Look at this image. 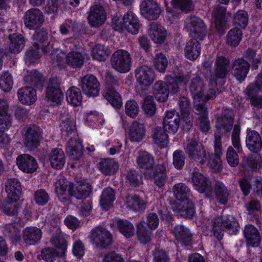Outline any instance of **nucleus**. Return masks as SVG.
Masks as SVG:
<instances>
[{"label":"nucleus","mask_w":262,"mask_h":262,"mask_svg":"<svg viewBox=\"0 0 262 262\" xmlns=\"http://www.w3.org/2000/svg\"><path fill=\"white\" fill-rule=\"evenodd\" d=\"M45 21L43 13L37 8H31L27 10L24 17L25 26L31 30L37 29Z\"/></svg>","instance_id":"nucleus-11"},{"label":"nucleus","mask_w":262,"mask_h":262,"mask_svg":"<svg viewBox=\"0 0 262 262\" xmlns=\"http://www.w3.org/2000/svg\"><path fill=\"white\" fill-rule=\"evenodd\" d=\"M92 243L101 249L108 248L113 242L112 235L109 231L102 227H97L91 231L90 236Z\"/></svg>","instance_id":"nucleus-8"},{"label":"nucleus","mask_w":262,"mask_h":262,"mask_svg":"<svg viewBox=\"0 0 262 262\" xmlns=\"http://www.w3.org/2000/svg\"><path fill=\"white\" fill-rule=\"evenodd\" d=\"M11 200L8 199V200L3 202L1 208V210L7 215L13 217L14 222H16L17 220V210L14 202Z\"/></svg>","instance_id":"nucleus-55"},{"label":"nucleus","mask_w":262,"mask_h":262,"mask_svg":"<svg viewBox=\"0 0 262 262\" xmlns=\"http://www.w3.org/2000/svg\"><path fill=\"white\" fill-rule=\"evenodd\" d=\"M172 208L180 215L185 218L191 219L195 213L194 205L190 201H188L182 206L180 204H174Z\"/></svg>","instance_id":"nucleus-40"},{"label":"nucleus","mask_w":262,"mask_h":262,"mask_svg":"<svg viewBox=\"0 0 262 262\" xmlns=\"http://www.w3.org/2000/svg\"><path fill=\"white\" fill-rule=\"evenodd\" d=\"M55 191L61 201H68L74 196V186L72 183L66 179H59L55 183Z\"/></svg>","instance_id":"nucleus-14"},{"label":"nucleus","mask_w":262,"mask_h":262,"mask_svg":"<svg viewBox=\"0 0 262 262\" xmlns=\"http://www.w3.org/2000/svg\"><path fill=\"white\" fill-rule=\"evenodd\" d=\"M60 127L62 133L67 136L75 133L76 130V123L71 118H67L62 120Z\"/></svg>","instance_id":"nucleus-61"},{"label":"nucleus","mask_w":262,"mask_h":262,"mask_svg":"<svg viewBox=\"0 0 262 262\" xmlns=\"http://www.w3.org/2000/svg\"><path fill=\"white\" fill-rule=\"evenodd\" d=\"M233 74L239 81H243L249 71L250 63L244 58L235 59L232 63Z\"/></svg>","instance_id":"nucleus-22"},{"label":"nucleus","mask_w":262,"mask_h":262,"mask_svg":"<svg viewBox=\"0 0 262 262\" xmlns=\"http://www.w3.org/2000/svg\"><path fill=\"white\" fill-rule=\"evenodd\" d=\"M249 20L247 12L243 10H238L234 15L233 23L236 26L241 28H245Z\"/></svg>","instance_id":"nucleus-56"},{"label":"nucleus","mask_w":262,"mask_h":262,"mask_svg":"<svg viewBox=\"0 0 262 262\" xmlns=\"http://www.w3.org/2000/svg\"><path fill=\"white\" fill-rule=\"evenodd\" d=\"M19 100L23 104L30 105L36 100V91L32 86H25L17 92Z\"/></svg>","instance_id":"nucleus-30"},{"label":"nucleus","mask_w":262,"mask_h":262,"mask_svg":"<svg viewBox=\"0 0 262 262\" xmlns=\"http://www.w3.org/2000/svg\"><path fill=\"white\" fill-rule=\"evenodd\" d=\"M142 107L147 116L151 117L155 114L156 106L152 96H147L144 98Z\"/></svg>","instance_id":"nucleus-60"},{"label":"nucleus","mask_w":262,"mask_h":262,"mask_svg":"<svg viewBox=\"0 0 262 262\" xmlns=\"http://www.w3.org/2000/svg\"><path fill=\"white\" fill-rule=\"evenodd\" d=\"M173 233L178 244L187 246L191 244L192 234L190 230L182 225H179L174 227Z\"/></svg>","instance_id":"nucleus-19"},{"label":"nucleus","mask_w":262,"mask_h":262,"mask_svg":"<svg viewBox=\"0 0 262 262\" xmlns=\"http://www.w3.org/2000/svg\"><path fill=\"white\" fill-rule=\"evenodd\" d=\"M201 52V45L196 38H193L188 41L184 49V54L186 57L189 60H195L200 55Z\"/></svg>","instance_id":"nucleus-31"},{"label":"nucleus","mask_w":262,"mask_h":262,"mask_svg":"<svg viewBox=\"0 0 262 262\" xmlns=\"http://www.w3.org/2000/svg\"><path fill=\"white\" fill-rule=\"evenodd\" d=\"M8 38L10 40L9 51L11 53H18L24 48L25 39L21 34H10L8 35Z\"/></svg>","instance_id":"nucleus-36"},{"label":"nucleus","mask_w":262,"mask_h":262,"mask_svg":"<svg viewBox=\"0 0 262 262\" xmlns=\"http://www.w3.org/2000/svg\"><path fill=\"white\" fill-rule=\"evenodd\" d=\"M110 54L108 48L101 44L97 45L93 48L92 56L93 58L98 61H105Z\"/></svg>","instance_id":"nucleus-49"},{"label":"nucleus","mask_w":262,"mask_h":262,"mask_svg":"<svg viewBox=\"0 0 262 262\" xmlns=\"http://www.w3.org/2000/svg\"><path fill=\"white\" fill-rule=\"evenodd\" d=\"M66 62L73 68H80L83 64L84 57L80 52L72 51L66 56Z\"/></svg>","instance_id":"nucleus-50"},{"label":"nucleus","mask_w":262,"mask_h":262,"mask_svg":"<svg viewBox=\"0 0 262 262\" xmlns=\"http://www.w3.org/2000/svg\"><path fill=\"white\" fill-rule=\"evenodd\" d=\"M92 191L91 184L84 182H81L74 189V196L77 199L86 198Z\"/></svg>","instance_id":"nucleus-51"},{"label":"nucleus","mask_w":262,"mask_h":262,"mask_svg":"<svg viewBox=\"0 0 262 262\" xmlns=\"http://www.w3.org/2000/svg\"><path fill=\"white\" fill-rule=\"evenodd\" d=\"M234 114L232 109H224L216 119V127L221 133L229 132L232 128Z\"/></svg>","instance_id":"nucleus-13"},{"label":"nucleus","mask_w":262,"mask_h":262,"mask_svg":"<svg viewBox=\"0 0 262 262\" xmlns=\"http://www.w3.org/2000/svg\"><path fill=\"white\" fill-rule=\"evenodd\" d=\"M23 143L25 147L30 151L34 150L40 144L42 131L36 125L26 126L22 132Z\"/></svg>","instance_id":"nucleus-3"},{"label":"nucleus","mask_w":262,"mask_h":262,"mask_svg":"<svg viewBox=\"0 0 262 262\" xmlns=\"http://www.w3.org/2000/svg\"><path fill=\"white\" fill-rule=\"evenodd\" d=\"M5 191L8 198L13 201H17L21 195V187L20 182L16 178L8 179L5 184Z\"/></svg>","instance_id":"nucleus-21"},{"label":"nucleus","mask_w":262,"mask_h":262,"mask_svg":"<svg viewBox=\"0 0 262 262\" xmlns=\"http://www.w3.org/2000/svg\"><path fill=\"white\" fill-rule=\"evenodd\" d=\"M66 151L71 159L79 160L83 155L81 142L76 138H71L68 142Z\"/></svg>","instance_id":"nucleus-26"},{"label":"nucleus","mask_w":262,"mask_h":262,"mask_svg":"<svg viewBox=\"0 0 262 262\" xmlns=\"http://www.w3.org/2000/svg\"><path fill=\"white\" fill-rule=\"evenodd\" d=\"M137 163L140 168L146 170L152 169L155 164L154 157L146 151H142L139 153Z\"/></svg>","instance_id":"nucleus-35"},{"label":"nucleus","mask_w":262,"mask_h":262,"mask_svg":"<svg viewBox=\"0 0 262 262\" xmlns=\"http://www.w3.org/2000/svg\"><path fill=\"white\" fill-rule=\"evenodd\" d=\"M243 33L241 30L237 27L231 29L226 36V43L232 47H237L242 40Z\"/></svg>","instance_id":"nucleus-45"},{"label":"nucleus","mask_w":262,"mask_h":262,"mask_svg":"<svg viewBox=\"0 0 262 262\" xmlns=\"http://www.w3.org/2000/svg\"><path fill=\"white\" fill-rule=\"evenodd\" d=\"M66 97L68 102L73 106L81 104L82 95L80 89L77 87H71L67 92Z\"/></svg>","instance_id":"nucleus-47"},{"label":"nucleus","mask_w":262,"mask_h":262,"mask_svg":"<svg viewBox=\"0 0 262 262\" xmlns=\"http://www.w3.org/2000/svg\"><path fill=\"white\" fill-rule=\"evenodd\" d=\"M177 79L179 83L186 84L189 80H190L189 89L193 98L195 97H203L205 85L203 80L199 76L191 73H187L185 75L179 73L178 74Z\"/></svg>","instance_id":"nucleus-5"},{"label":"nucleus","mask_w":262,"mask_h":262,"mask_svg":"<svg viewBox=\"0 0 262 262\" xmlns=\"http://www.w3.org/2000/svg\"><path fill=\"white\" fill-rule=\"evenodd\" d=\"M166 168L163 165H158L154 172V179L155 184L159 187L164 186L167 180L165 173Z\"/></svg>","instance_id":"nucleus-52"},{"label":"nucleus","mask_w":262,"mask_h":262,"mask_svg":"<svg viewBox=\"0 0 262 262\" xmlns=\"http://www.w3.org/2000/svg\"><path fill=\"white\" fill-rule=\"evenodd\" d=\"M140 11L147 19H157L161 13V9L157 3L153 0H145L140 4Z\"/></svg>","instance_id":"nucleus-15"},{"label":"nucleus","mask_w":262,"mask_h":262,"mask_svg":"<svg viewBox=\"0 0 262 262\" xmlns=\"http://www.w3.org/2000/svg\"><path fill=\"white\" fill-rule=\"evenodd\" d=\"M38 43H34L26 53L25 61L26 63H31L36 62L40 58Z\"/></svg>","instance_id":"nucleus-58"},{"label":"nucleus","mask_w":262,"mask_h":262,"mask_svg":"<svg viewBox=\"0 0 262 262\" xmlns=\"http://www.w3.org/2000/svg\"><path fill=\"white\" fill-rule=\"evenodd\" d=\"M192 182L195 189L201 193H210L213 187L209 180L199 172H193L191 177Z\"/></svg>","instance_id":"nucleus-18"},{"label":"nucleus","mask_w":262,"mask_h":262,"mask_svg":"<svg viewBox=\"0 0 262 262\" xmlns=\"http://www.w3.org/2000/svg\"><path fill=\"white\" fill-rule=\"evenodd\" d=\"M194 113L199 116V118L208 116V109L206 106V101L202 97H195L193 102Z\"/></svg>","instance_id":"nucleus-54"},{"label":"nucleus","mask_w":262,"mask_h":262,"mask_svg":"<svg viewBox=\"0 0 262 262\" xmlns=\"http://www.w3.org/2000/svg\"><path fill=\"white\" fill-rule=\"evenodd\" d=\"M166 35V30L161 25L155 23L150 25L149 36L155 43H162L165 41Z\"/></svg>","instance_id":"nucleus-28"},{"label":"nucleus","mask_w":262,"mask_h":262,"mask_svg":"<svg viewBox=\"0 0 262 262\" xmlns=\"http://www.w3.org/2000/svg\"><path fill=\"white\" fill-rule=\"evenodd\" d=\"M180 123L179 113L175 110L168 111L163 120V127L168 132L175 133L177 132Z\"/></svg>","instance_id":"nucleus-20"},{"label":"nucleus","mask_w":262,"mask_h":262,"mask_svg":"<svg viewBox=\"0 0 262 262\" xmlns=\"http://www.w3.org/2000/svg\"><path fill=\"white\" fill-rule=\"evenodd\" d=\"M132 59L129 53L125 50L116 51L112 55V67L120 73H126L130 69Z\"/></svg>","instance_id":"nucleus-7"},{"label":"nucleus","mask_w":262,"mask_h":262,"mask_svg":"<svg viewBox=\"0 0 262 262\" xmlns=\"http://www.w3.org/2000/svg\"><path fill=\"white\" fill-rule=\"evenodd\" d=\"M115 223L120 233L126 237H131L134 234V227L130 222L119 219L115 221Z\"/></svg>","instance_id":"nucleus-44"},{"label":"nucleus","mask_w":262,"mask_h":262,"mask_svg":"<svg viewBox=\"0 0 262 262\" xmlns=\"http://www.w3.org/2000/svg\"><path fill=\"white\" fill-rule=\"evenodd\" d=\"M172 191L176 198L181 202L188 200L191 195L189 188L183 183L176 184Z\"/></svg>","instance_id":"nucleus-37"},{"label":"nucleus","mask_w":262,"mask_h":262,"mask_svg":"<svg viewBox=\"0 0 262 262\" xmlns=\"http://www.w3.org/2000/svg\"><path fill=\"white\" fill-rule=\"evenodd\" d=\"M178 75L167 78V82L163 81L156 82L154 86V94L156 99L159 102L167 100L169 92L175 94L179 90Z\"/></svg>","instance_id":"nucleus-1"},{"label":"nucleus","mask_w":262,"mask_h":262,"mask_svg":"<svg viewBox=\"0 0 262 262\" xmlns=\"http://www.w3.org/2000/svg\"><path fill=\"white\" fill-rule=\"evenodd\" d=\"M238 224L232 215L217 217L214 219L213 226L214 235L218 239L223 238L225 229L230 234H235L238 231Z\"/></svg>","instance_id":"nucleus-2"},{"label":"nucleus","mask_w":262,"mask_h":262,"mask_svg":"<svg viewBox=\"0 0 262 262\" xmlns=\"http://www.w3.org/2000/svg\"><path fill=\"white\" fill-rule=\"evenodd\" d=\"M137 235L139 241L141 243L146 244L151 240V232L142 223H140L137 228Z\"/></svg>","instance_id":"nucleus-59"},{"label":"nucleus","mask_w":262,"mask_h":262,"mask_svg":"<svg viewBox=\"0 0 262 262\" xmlns=\"http://www.w3.org/2000/svg\"><path fill=\"white\" fill-rule=\"evenodd\" d=\"M184 149L188 158L201 165H204L207 160V152L204 148L195 139L186 141Z\"/></svg>","instance_id":"nucleus-4"},{"label":"nucleus","mask_w":262,"mask_h":262,"mask_svg":"<svg viewBox=\"0 0 262 262\" xmlns=\"http://www.w3.org/2000/svg\"><path fill=\"white\" fill-rule=\"evenodd\" d=\"M42 231L36 227L26 228L23 232V239L29 245H33L40 241L42 237Z\"/></svg>","instance_id":"nucleus-25"},{"label":"nucleus","mask_w":262,"mask_h":262,"mask_svg":"<svg viewBox=\"0 0 262 262\" xmlns=\"http://www.w3.org/2000/svg\"><path fill=\"white\" fill-rule=\"evenodd\" d=\"M215 193L216 199L221 203L225 204L228 201L229 192L225 185L220 182H217L215 186Z\"/></svg>","instance_id":"nucleus-53"},{"label":"nucleus","mask_w":262,"mask_h":262,"mask_svg":"<svg viewBox=\"0 0 262 262\" xmlns=\"http://www.w3.org/2000/svg\"><path fill=\"white\" fill-rule=\"evenodd\" d=\"M115 199V192L114 190L111 187L105 188L102 191L100 201L102 208L106 210L109 209L112 206Z\"/></svg>","instance_id":"nucleus-41"},{"label":"nucleus","mask_w":262,"mask_h":262,"mask_svg":"<svg viewBox=\"0 0 262 262\" xmlns=\"http://www.w3.org/2000/svg\"><path fill=\"white\" fill-rule=\"evenodd\" d=\"M118 164L113 159H104L99 163V169L106 176L114 174L118 169Z\"/></svg>","instance_id":"nucleus-42"},{"label":"nucleus","mask_w":262,"mask_h":262,"mask_svg":"<svg viewBox=\"0 0 262 262\" xmlns=\"http://www.w3.org/2000/svg\"><path fill=\"white\" fill-rule=\"evenodd\" d=\"M230 71V60L226 57L217 56L214 62L213 73L210 75V81L215 84L219 80L223 82Z\"/></svg>","instance_id":"nucleus-6"},{"label":"nucleus","mask_w":262,"mask_h":262,"mask_svg":"<svg viewBox=\"0 0 262 262\" xmlns=\"http://www.w3.org/2000/svg\"><path fill=\"white\" fill-rule=\"evenodd\" d=\"M8 103L0 99V129H6L11 126V116L8 114Z\"/></svg>","instance_id":"nucleus-33"},{"label":"nucleus","mask_w":262,"mask_h":262,"mask_svg":"<svg viewBox=\"0 0 262 262\" xmlns=\"http://www.w3.org/2000/svg\"><path fill=\"white\" fill-rule=\"evenodd\" d=\"M152 138L154 142L161 148L167 146L168 143V135L161 127H157L154 129Z\"/></svg>","instance_id":"nucleus-46"},{"label":"nucleus","mask_w":262,"mask_h":262,"mask_svg":"<svg viewBox=\"0 0 262 262\" xmlns=\"http://www.w3.org/2000/svg\"><path fill=\"white\" fill-rule=\"evenodd\" d=\"M242 58L250 62L254 70L258 69L259 65L261 63V56L257 53L256 50L251 48H248L244 52Z\"/></svg>","instance_id":"nucleus-39"},{"label":"nucleus","mask_w":262,"mask_h":262,"mask_svg":"<svg viewBox=\"0 0 262 262\" xmlns=\"http://www.w3.org/2000/svg\"><path fill=\"white\" fill-rule=\"evenodd\" d=\"M46 97L53 105L60 104L63 98V94L60 88V81L57 77H52L49 79L46 89Z\"/></svg>","instance_id":"nucleus-9"},{"label":"nucleus","mask_w":262,"mask_h":262,"mask_svg":"<svg viewBox=\"0 0 262 262\" xmlns=\"http://www.w3.org/2000/svg\"><path fill=\"white\" fill-rule=\"evenodd\" d=\"M49 160L52 167L56 169H61L65 164V156L63 150L54 148L49 154Z\"/></svg>","instance_id":"nucleus-32"},{"label":"nucleus","mask_w":262,"mask_h":262,"mask_svg":"<svg viewBox=\"0 0 262 262\" xmlns=\"http://www.w3.org/2000/svg\"><path fill=\"white\" fill-rule=\"evenodd\" d=\"M127 206L135 211H142L145 209L146 204L139 196L130 194L126 198Z\"/></svg>","instance_id":"nucleus-48"},{"label":"nucleus","mask_w":262,"mask_h":262,"mask_svg":"<svg viewBox=\"0 0 262 262\" xmlns=\"http://www.w3.org/2000/svg\"><path fill=\"white\" fill-rule=\"evenodd\" d=\"M16 162L19 168L27 173H33L38 167L36 160L28 154L19 156L17 158Z\"/></svg>","instance_id":"nucleus-23"},{"label":"nucleus","mask_w":262,"mask_h":262,"mask_svg":"<svg viewBox=\"0 0 262 262\" xmlns=\"http://www.w3.org/2000/svg\"><path fill=\"white\" fill-rule=\"evenodd\" d=\"M103 96L114 107L119 108L122 105V100L119 94L114 89H104Z\"/></svg>","instance_id":"nucleus-43"},{"label":"nucleus","mask_w":262,"mask_h":262,"mask_svg":"<svg viewBox=\"0 0 262 262\" xmlns=\"http://www.w3.org/2000/svg\"><path fill=\"white\" fill-rule=\"evenodd\" d=\"M137 81L141 84L148 86L155 80V75L153 69L147 65H142L137 67L135 71Z\"/></svg>","instance_id":"nucleus-17"},{"label":"nucleus","mask_w":262,"mask_h":262,"mask_svg":"<svg viewBox=\"0 0 262 262\" xmlns=\"http://www.w3.org/2000/svg\"><path fill=\"white\" fill-rule=\"evenodd\" d=\"M123 25L130 33L137 34L140 28L139 20L132 12H128L123 17Z\"/></svg>","instance_id":"nucleus-27"},{"label":"nucleus","mask_w":262,"mask_h":262,"mask_svg":"<svg viewBox=\"0 0 262 262\" xmlns=\"http://www.w3.org/2000/svg\"><path fill=\"white\" fill-rule=\"evenodd\" d=\"M244 236L247 245L252 247L259 246L261 241V237L258 230L252 225H247L245 227Z\"/></svg>","instance_id":"nucleus-24"},{"label":"nucleus","mask_w":262,"mask_h":262,"mask_svg":"<svg viewBox=\"0 0 262 262\" xmlns=\"http://www.w3.org/2000/svg\"><path fill=\"white\" fill-rule=\"evenodd\" d=\"M145 136V128L143 124L136 121L130 125L129 137L132 141L139 142Z\"/></svg>","instance_id":"nucleus-38"},{"label":"nucleus","mask_w":262,"mask_h":262,"mask_svg":"<svg viewBox=\"0 0 262 262\" xmlns=\"http://www.w3.org/2000/svg\"><path fill=\"white\" fill-rule=\"evenodd\" d=\"M246 143L248 149L253 152L256 153L262 148L261 137L256 131L252 130L248 133Z\"/></svg>","instance_id":"nucleus-29"},{"label":"nucleus","mask_w":262,"mask_h":262,"mask_svg":"<svg viewBox=\"0 0 262 262\" xmlns=\"http://www.w3.org/2000/svg\"><path fill=\"white\" fill-rule=\"evenodd\" d=\"M106 18V12L102 6L96 5L91 7L88 19L92 27H98L102 25Z\"/></svg>","instance_id":"nucleus-16"},{"label":"nucleus","mask_w":262,"mask_h":262,"mask_svg":"<svg viewBox=\"0 0 262 262\" xmlns=\"http://www.w3.org/2000/svg\"><path fill=\"white\" fill-rule=\"evenodd\" d=\"M126 177L130 185L133 187L139 186L143 183L142 175L136 170H129Z\"/></svg>","instance_id":"nucleus-63"},{"label":"nucleus","mask_w":262,"mask_h":262,"mask_svg":"<svg viewBox=\"0 0 262 262\" xmlns=\"http://www.w3.org/2000/svg\"><path fill=\"white\" fill-rule=\"evenodd\" d=\"M173 7L176 9L188 13L193 10V5L191 0H172Z\"/></svg>","instance_id":"nucleus-62"},{"label":"nucleus","mask_w":262,"mask_h":262,"mask_svg":"<svg viewBox=\"0 0 262 262\" xmlns=\"http://www.w3.org/2000/svg\"><path fill=\"white\" fill-rule=\"evenodd\" d=\"M79 85L83 93L89 97H95L99 94L100 83L93 75L88 74L82 77Z\"/></svg>","instance_id":"nucleus-10"},{"label":"nucleus","mask_w":262,"mask_h":262,"mask_svg":"<svg viewBox=\"0 0 262 262\" xmlns=\"http://www.w3.org/2000/svg\"><path fill=\"white\" fill-rule=\"evenodd\" d=\"M24 80L25 82L30 85V86L38 89L42 88L45 81L42 75L36 70L28 71Z\"/></svg>","instance_id":"nucleus-34"},{"label":"nucleus","mask_w":262,"mask_h":262,"mask_svg":"<svg viewBox=\"0 0 262 262\" xmlns=\"http://www.w3.org/2000/svg\"><path fill=\"white\" fill-rule=\"evenodd\" d=\"M186 23L190 35L203 40L206 34V27L203 20L192 16L187 18Z\"/></svg>","instance_id":"nucleus-12"},{"label":"nucleus","mask_w":262,"mask_h":262,"mask_svg":"<svg viewBox=\"0 0 262 262\" xmlns=\"http://www.w3.org/2000/svg\"><path fill=\"white\" fill-rule=\"evenodd\" d=\"M258 164L259 156L253 155L244 157L242 162L243 167L247 170L257 168Z\"/></svg>","instance_id":"nucleus-64"},{"label":"nucleus","mask_w":262,"mask_h":262,"mask_svg":"<svg viewBox=\"0 0 262 262\" xmlns=\"http://www.w3.org/2000/svg\"><path fill=\"white\" fill-rule=\"evenodd\" d=\"M220 154L214 152V154L209 155L208 165L213 172H220L222 169Z\"/></svg>","instance_id":"nucleus-57"}]
</instances>
